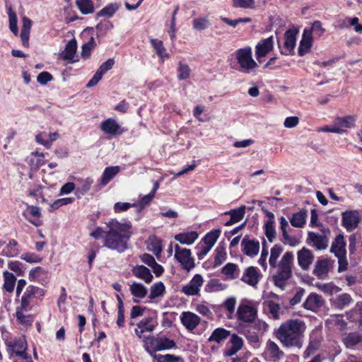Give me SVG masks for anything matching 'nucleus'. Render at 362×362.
<instances>
[{
  "label": "nucleus",
  "instance_id": "c756f323",
  "mask_svg": "<svg viewBox=\"0 0 362 362\" xmlns=\"http://www.w3.org/2000/svg\"><path fill=\"white\" fill-rule=\"evenodd\" d=\"M102 131L106 134H115L120 128L117 122L113 119H107L103 121L100 125Z\"/></svg>",
  "mask_w": 362,
  "mask_h": 362
},
{
  "label": "nucleus",
  "instance_id": "bf43d9fd",
  "mask_svg": "<svg viewBox=\"0 0 362 362\" xmlns=\"http://www.w3.org/2000/svg\"><path fill=\"white\" fill-rule=\"evenodd\" d=\"M209 27V21L206 18H195L193 21V28L197 30H203Z\"/></svg>",
  "mask_w": 362,
  "mask_h": 362
},
{
  "label": "nucleus",
  "instance_id": "0e129e2a",
  "mask_svg": "<svg viewBox=\"0 0 362 362\" xmlns=\"http://www.w3.org/2000/svg\"><path fill=\"white\" fill-rule=\"evenodd\" d=\"M136 206V203L130 204L128 202H117L114 205V210L116 213H119L128 210L130 207Z\"/></svg>",
  "mask_w": 362,
  "mask_h": 362
},
{
  "label": "nucleus",
  "instance_id": "c85d7f7f",
  "mask_svg": "<svg viewBox=\"0 0 362 362\" xmlns=\"http://www.w3.org/2000/svg\"><path fill=\"white\" fill-rule=\"evenodd\" d=\"M3 278L4 288L8 293L13 292L17 280L16 276L11 272L5 271L3 273Z\"/></svg>",
  "mask_w": 362,
  "mask_h": 362
},
{
  "label": "nucleus",
  "instance_id": "4c0bfd02",
  "mask_svg": "<svg viewBox=\"0 0 362 362\" xmlns=\"http://www.w3.org/2000/svg\"><path fill=\"white\" fill-rule=\"evenodd\" d=\"M28 211H29V213L35 217H40L41 216L40 208L36 206H29L27 209V211H24L23 215L30 223H31L34 226H41L42 221L40 220L33 221L28 217V215H27Z\"/></svg>",
  "mask_w": 362,
  "mask_h": 362
},
{
  "label": "nucleus",
  "instance_id": "3c124183",
  "mask_svg": "<svg viewBox=\"0 0 362 362\" xmlns=\"http://www.w3.org/2000/svg\"><path fill=\"white\" fill-rule=\"evenodd\" d=\"M119 8V6L116 4H111L98 13V16L111 17Z\"/></svg>",
  "mask_w": 362,
  "mask_h": 362
},
{
  "label": "nucleus",
  "instance_id": "6e6d98bb",
  "mask_svg": "<svg viewBox=\"0 0 362 362\" xmlns=\"http://www.w3.org/2000/svg\"><path fill=\"white\" fill-rule=\"evenodd\" d=\"M235 8H252L255 7V0H232Z\"/></svg>",
  "mask_w": 362,
  "mask_h": 362
},
{
  "label": "nucleus",
  "instance_id": "39448f33",
  "mask_svg": "<svg viewBox=\"0 0 362 362\" xmlns=\"http://www.w3.org/2000/svg\"><path fill=\"white\" fill-rule=\"evenodd\" d=\"M327 233H329L328 228L323 229L322 233L309 232L307 243L318 250H325L328 247L329 239Z\"/></svg>",
  "mask_w": 362,
  "mask_h": 362
},
{
  "label": "nucleus",
  "instance_id": "f704fd0d",
  "mask_svg": "<svg viewBox=\"0 0 362 362\" xmlns=\"http://www.w3.org/2000/svg\"><path fill=\"white\" fill-rule=\"evenodd\" d=\"M355 122L356 117L354 115L338 117L335 119V124L344 129L353 127L355 124Z\"/></svg>",
  "mask_w": 362,
  "mask_h": 362
},
{
  "label": "nucleus",
  "instance_id": "c03bdc74",
  "mask_svg": "<svg viewBox=\"0 0 362 362\" xmlns=\"http://www.w3.org/2000/svg\"><path fill=\"white\" fill-rule=\"evenodd\" d=\"M289 225L288 221L285 217L281 216L280 218V228L282 231L283 238L289 245H293V238L288 235L287 231Z\"/></svg>",
  "mask_w": 362,
  "mask_h": 362
},
{
  "label": "nucleus",
  "instance_id": "a878e982",
  "mask_svg": "<svg viewBox=\"0 0 362 362\" xmlns=\"http://www.w3.org/2000/svg\"><path fill=\"white\" fill-rule=\"evenodd\" d=\"M198 233L196 231L181 233L175 235L174 238L182 245H192L198 238Z\"/></svg>",
  "mask_w": 362,
  "mask_h": 362
},
{
  "label": "nucleus",
  "instance_id": "423d86ee",
  "mask_svg": "<svg viewBox=\"0 0 362 362\" xmlns=\"http://www.w3.org/2000/svg\"><path fill=\"white\" fill-rule=\"evenodd\" d=\"M45 295V290L33 286L29 285L26 287L25 291L22 296L21 300V306L23 310H26L27 308L31 303V299L33 298H37L39 299H42V297Z\"/></svg>",
  "mask_w": 362,
  "mask_h": 362
},
{
  "label": "nucleus",
  "instance_id": "49530a36",
  "mask_svg": "<svg viewBox=\"0 0 362 362\" xmlns=\"http://www.w3.org/2000/svg\"><path fill=\"white\" fill-rule=\"evenodd\" d=\"M149 241L148 250L156 256L160 255L162 251L161 241L154 236L150 238Z\"/></svg>",
  "mask_w": 362,
  "mask_h": 362
},
{
  "label": "nucleus",
  "instance_id": "473e14b6",
  "mask_svg": "<svg viewBox=\"0 0 362 362\" xmlns=\"http://www.w3.org/2000/svg\"><path fill=\"white\" fill-rule=\"evenodd\" d=\"M282 252L283 247L279 244H276L272 247L270 256L269 258V264L271 268L277 267V264L279 263L278 259L279 258Z\"/></svg>",
  "mask_w": 362,
  "mask_h": 362
},
{
  "label": "nucleus",
  "instance_id": "2eb2a0df",
  "mask_svg": "<svg viewBox=\"0 0 362 362\" xmlns=\"http://www.w3.org/2000/svg\"><path fill=\"white\" fill-rule=\"evenodd\" d=\"M175 258L180 263L182 268L187 272L195 267L194 259L191 256L189 249L184 248V251Z\"/></svg>",
  "mask_w": 362,
  "mask_h": 362
},
{
  "label": "nucleus",
  "instance_id": "37998d69",
  "mask_svg": "<svg viewBox=\"0 0 362 362\" xmlns=\"http://www.w3.org/2000/svg\"><path fill=\"white\" fill-rule=\"evenodd\" d=\"M146 351L149 353L153 357L156 351L159 350V339L151 337L148 341H146L144 345Z\"/></svg>",
  "mask_w": 362,
  "mask_h": 362
},
{
  "label": "nucleus",
  "instance_id": "603ef678",
  "mask_svg": "<svg viewBox=\"0 0 362 362\" xmlns=\"http://www.w3.org/2000/svg\"><path fill=\"white\" fill-rule=\"evenodd\" d=\"M95 42L94 38L92 37H90L88 42L85 43L82 46V50H81V56L84 59H88L90 56V52L91 50L95 47Z\"/></svg>",
  "mask_w": 362,
  "mask_h": 362
},
{
  "label": "nucleus",
  "instance_id": "7c9ffc66",
  "mask_svg": "<svg viewBox=\"0 0 362 362\" xmlns=\"http://www.w3.org/2000/svg\"><path fill=\"white\" fill-rule=\"evenodd\" d=\"M150 42L153 47V49L156 54L162 59L164 60L165 58L169 57V54L167 52L166 49L163 46V43L161 40L158 39H151Z\"/></svg>",
  "mask_w": 362,
  "mask_h": 362
},
{
  "label": "nucleus",
  "instance_id": "0eeeda50",
  "mask_svg": "<svg viewBox=\"0 0 362 362\" xmlns=\"http://www.w3.org/2000/svg\"><path fill=\"white\" fill-rule=\"evenodd\" d=\"M298 30L289 29L284 34L285 41L283 49L281 48L280 42L278 41L279 47L281 49V53L284 55L293 54V50L296 45V35Z\"/></svg>",
  "mask_w": 362,
  "mask_h": 362
},
{
  "label": "nucleus",
  "instance_id": "13d9d810",
  "mask_svg": "<svg viewBox=\"0 0 362 362\" xmlns=\"http://www.w3.org/2000/svg\"><path fill=\"white\" fill-rule=\"evenodd\" d=\"M154 194L152 193H149L148 194H146L144 196L137 204H136V206H138L139 207V211H141L144 209L146 206H148L153 200L154 197Z\"/></svg>",
  "mask_w": 362,
  "mask_h": 362
},
{
  "label": "nucleus",
  "instance_id": "4be33fe9",
  "mask_svg": "<svg viewBox=\"0 0 362 362\" xmlns=\"http://www.w3.org/2000/svg\"><path fill=\"white\" fill-rule=\"evenodd\" d=\"M331 267L332 263L329 260L327 259L317 260L315 265L313 274L321 278L329 272Z\"/></svg>",
  "mask_w": 362,
  "mask_h": 362
},
{
  "label": "nucleus",
  "instance_id": "6ab92c4d",
  "mask_svg": "<svg viewBox=\"0 0 362 362\" xmlns=\"http://www.w3.org/2000/svg\"><path fill=\"white\" fill-rule=\"evenodd\" d=\"M324 300L317 293L310 294L303 304V307L308 310L317 311L322 306Z\"/></svg>",
  "mask_w": 362,
  "mask_h": 362
},
{
  "label": "nucleus",
  "instance_id": "e433bc0d",
  "mask_svg": "<svg viewBox=\"0 0 362 362\" xmlns=\"http://www.w3.org/2000/svg\"><path fill=\"white\" fill-rule=\"evenodd\" d=\"M119 171L118 166L107 167L105 169L101 179V185H107Z\"/></svg>",
  "mask_w": 362,
  "mask_h": 362
},
{
  "label": "nucleus",
  "instance_id": "1a4fd4ad",
  "mask_svg": "<svg viewBox=\"0 0 362 362\" xmlns=\"http://www.w3.org/2000/svg\"><path fill=\"white\" fill-rule=\"evenodd\" d=\"M274 48V37L270 36L266 39L260 40L255 47V55L259 63L262 62V58L264 57Z\"/></svg>",
  "mask_w": 362,
  "mask_h": 362
},
{
  "label": "nucleus",
  "instance_id": "864d4df0",
  "mask_svg": "<svg viewBox=\"0 0 362 362\" xmlns=\"http://www.w3.org/2000/svg\"><path fill=\"white\" fill-rule=\"evenodd\" d=\"M159 339V350L170 349L176 347L175 342L165 337H158Z\"/></svg>",
  "mask_w": 362,
  "mask_h": 362
},
{
  "label": "nucleus",
  "instance_id": "f3484780",
  "mask_svg": "<svg viewBox=\"0 0 362 362\" xmlns=\"http://www.w3.org/2000/svg\"><path fill=\"white\" fill-rule=\"evenodd\" d=\"M180 320L188 330L192 331L199 324L200 317L193 313L183 312Z\"/></svg>",
  "mask_w": 362,
  "mask_h": 362
},
{
  "label": "nucleus",
  "instance_id": "a19ab883",
  "mask_svg": "<svg viewBox=\"0 0 362 362\" xmlns=\"http://www.w3.org/2000/svg\"><path fill=\"white\" fill-rule=\"evenodd\" d=\"M238 270V267L237 264L233 263H228L223 267L222 273L228 278L230 279H235L238 276L236 274Z\"/></svg>",
  "mask_w": 362,
  "mask_h": 362
},
{
  "label": "nucleus",
  "instance_id": "6e6552de",
  "mask_svg": "<svg viewBox=\"0 0 362 362\" xmlns=\"http://www.w3.org/2000/svg\"><path fill=\"white\" fill-rule=\"evenodd\" d=\"M262 275L257 267L250 266L245 268L240 280L250 286L256 288Z\"/></svg>",
  "mask_w": 362,
  "mask_h": 362
},
{
  "label": "nucleus",
  "instance_id": "4468645a",
  "mask_svg": "<svg viewBox=\"0 0 362 362\" xmlns=\"http://www.w3.org/2000/svg\"><path fill=\"white\" fill-rule=\"evenodd\" d=\"M237 314L240 320L250 322L255 320L257 310L252 306L242 304L239 305Z\"/></svg>",
  "mask_w": 362,
  "mask_h": 362
},
{
  "label": "nucleus",
  "instance_id": "09e8293b",
  "mask_svg": "<svg viewBox=\"0 0 362 362\" xmlns=\"http://www.w3.org/2000/svg\"><path fill=\"white\" fill-rule=\"evenodd\" d=\"M177 78L179 80H186L187 79L191 73V69L187 64H182V62L178 63L177 68Z\"/></svg>",
  "mask_w": 362,
  "mask_h": 362
},
{
  "label": "nucleus",
  "instance_id": "b1692460",
  "mask_svg": "<svg viewBox=\"0 0 362 362\" xmlns=\"http://www.w3.org/2000/svg\"><path fill=\"white\" fill-rule=\"evenodd\" d=\"M26 349L27 344L23 338H19L15 340L11 346L12 351L23 359H26L28 358L25 352Z\"/></svg>",
  "mask_w": 362,
  "mask_h": 362
},
{
  "label": "nucleus",
  "instance_id": "7ed1b4c3",
  "mask_svg": "<svg viewBox=\"0 0 362 362\" xmlns=\"http://www.w3.org/2000/svg\"><path fill=\"white\" fill-rule=\"evenodd\" d=\"M294 256L292 252L287 251L282 256L281 259L277 264L276 274L273 276L274 285L279 288H284L286 282L293 276Z\"/></svg>",
  "mask_w": 362,
  "mask_h": 362
},
{
  "label": "nucleus",
  "instance_id": "393cba45",
  "mask_svg": "<svg viewBox=\"0 0 362 362\" xmlns=\"http://www.w3.org/2000/svg\"><path fill=\"white\" fill-rule=\"evenodd\" d=\"M133 274L137 278L143 279L146 283H150L153 279V275L148 268L143 265H139L132 269Z\"/></svg>",
  "mask_w": 362,
  "mask_h": 362
},
{
  "label": "nucleus",
  "instance_id": "aec40b11",
  "mask_svg": "<svg viewBox=\"0 0 362 362\" xmlns=\"http://www.w3.org/2000/svg\"><path fill=\"white\" fill-rule=\"evenodd\" d=\"M312 41L311 31L308 29H305L298 47V54L300 56H303L309 51L312 46Z\"/></svg>",
  "mask_w": 362,
  "mask_h": 362
},
{
  "label": "nucleus",
  "instance_id": "774afa93",
  "mask_svg": "<svg viewBox=\"0 0 362 362\" xmlns=\"http://www.w3.org/2000/svg\"><path fill=\"white\" fill-rule=\"evenodd\" d=\"M346 21L349 23L351 26L354 27V29L356 33H360L362 31V25L358 23V18H346Z\"/></svg>",
  "mask_w": 362,
  "mask_h": 362
},
{
  "label": "nucleus",
  "instance_id": "69168bd1",
  "mask_svg": "<svg viewBox=\"0 0 362 362\" xmlns=\"http://www.w3.org/2000/svg\"><path fill=\"white\" fill-rule=\"evenodd\" d=\"M52 78L53 77L51 74L47 71H42L37 76V81L39 83L45 85L52 81Z\"/></svg>",
  "mask_w": 362,
  "mask_h": 362
},
{
  "label": "nucleus",
  "instance_id": "58836bf2",
  "mask_svg": "<svg viewBox=\"0 0 362 362\" xmlns=\"http://www.w3.org/2000/svg\"><path fill=\"white\" fill-rule=\"evenodd\" d=\"M165 291L164 284L161 282H157L153 284L150 288V299H155L158 297L162 296Z\"/></svg>",
  "mask_w": 362,
  "mask_h": 362
},
{
  "label": "nucleus",
  "instance_id": "4d7b16f0",
  "mask_svg": "<svg viewBox=\"0 0 362 362\" xmlns=\"http://www.w3.org/2000/svg\"><path fill=\"white\" fill-rule=\"evenodd\" d=\"M153 358L157 361V362H176L180 360L179 357H177L174 355L166 354V355H160V354H154Z\"/></svg>",
  "mask_w": 362,
  "mask_h": 362
},
{
  "label": "nucleus",
  "instance_id": "f257e3e1",
  "mask_svg": "<svg viewBox=\"0 0 362 362\" xmlns=\"http://www.w3.org/2000/svg\"><path fill=\"white\" fill-rule=\"evenodd\" d=\"M306 327L303 320L289 319L280 325L274 335L284 347L301 349Z\"/></svg>",
  "mask_w": 362,
  "mask_h": 362
},
{
  "label": "nucleus",
  "instance_id": "338daca9",
  "mask_svg": "<svg viewBox=\"0 0 362 362\" xmlns=\"http://www.w3.org/2000/svg\"><path fill=\"white\" fill-rule=\"evenodd\" d=\"M231 346L234 347L236 350L239 351L242 349L243 346V341L241 337H238L237 334H233L230 339Z\"/></svg>",
  "mask_w": 362,
  "mask_h": 362
},
{
  "label": "nucleus",
  "instance_id": "dca6fc26",
  "mask_svg": "<svg viewBox=\"0 0 362 362\" xmlns=\"http://www.w3.org/2000/svg\"><path fill=\"white\" fill-rule=\"evenodd\" d=\"M243 252L249 257H254L257 255L259 250V243L245 237L242 242Z\"/></svg>",
  "mask_w": 362,
  "mask_h": 362
},
{
  "label": "nucleus",
  "instance_id": "680f3d73",
  "mask_svg": "<svg viewBox=\"0 0 362 362\" xmlns=\"http://www.w3.org/2000/svg\"><path fill=\"white\" fill-rule=\"evenodd\" d=\"M74 201V198H73V197H65V198L58 199L55 202H54V203L52 204V208L53 209H57L62 206L71 204Z\"/></svg>",
  "mask_w": 362,
  "mask_h": 362
},
{
  "label": "nucleus",
  "instance_id": "ddd939ff",
  "mask_svg": "<svg viewBox=\"0 0 362 362\" xmlns=\"http://www.w3.org/2000/svg\"><path fill=\"white\" fill-rule=\"evenodd\" d=\"M77 50V42L75 38L69 40L65 46L64 49L59 54L60 58L64 60L74 63L78 61V59H74Z\"/></svg>",
  "mask_w": 362,
  "mask_h": 362
},
{
  "label": "nucleus",
  "instance_id": "412c9836",
  "mask_svg": "<svg viewBox=\"0 0 362 362\" xmlns=\"http://www.w3.org/2000/svg\"><path fill=\"white\" fill-rule=\"evenodd\" d=\"M342 342L346 348H352L362 343V334L357 332L344 334Z\"/></svg>",
  "mask_w": 362,
  "mask_h": 362
},
{
  "label": "nucleus",
  "instance_id": "ea45409f",
  "mask_svg": "<svg viewBox=\"0 0 362 362\" xmlns=\"http://www.w3.org/2000/svg\"><path fill=\"white\" fill-rule=\"evenodd\" d=\"M130 291L134 296L140 298H144L147 294L146 288L141 284L139 283H133L130 286Z\"/></svg>",
  "mask_w": 362,
  "mask_h": 362
},
{
  "label": "nucleus",
  "instance_id": "8fccbe9b",
  "mask_svg": "<svg viewBox=\"0 0 362 362\" xmlns=\"http://www.w3.org/2000/svg\"><path fill=\"white\" fill-rule=\"evenodd\" d=\"M8 14L9 17V28L15 35H17L18 33V29L17 26V16L16 13L12 11L11 8H9Z\"/></svg>",
  "mask_w": 362,
  "mask_h": 362
},
{
  "label": "nucleus",
  "instance_id": "cd10ccee",
  "mask_svg": "<svg viewBox=\"0 0 362 362\" xmlns=\"http://www.w3.org/2000/svg\"><path fill=\"white\" fill-rule=\"evenodd\" d=\"M353 301L352 298L348 293H341L337 295L332 299L333 305L340 310L344 309Z\"/></svg>",
  "mask_w": 362,
  "mask_h": 362
},
{
  "label": "nucleus",
  "instance_id": "9d476101",
  "mask_svg": "<svg viewBox=\"0 0 362 362\" xmlns=\"http://www.w3.org/2000/svg\"><path fill=\"white\" fill-rule=\"evenodd\" d=\"M203 283L202 276L200 274H196L187 285L182 288L181 292L188 296L198 295Z\"/></svg>",
  "mask_w": 362,
  "mask_h": 362
},
{
  "label": "nucleus",
  "instance_id": "e2e57ef3",
  "mask_svg": "<svg viewBox=\"0 0 362 362\" xmlns=\"http://www.w3.org/2000/svg\"><path fill=\"white\" fill-rule=\"evenodd\" d=\"M268 308L273 317L274 319H278L279 317V312L281 309L280 305L278 303L272 300H270L268 302Z\"/></svg>",
  "mask_w": 362,
  "mask_h": 362
},
{
  "label": "nucleus",
  "instance_id": "5fc2aeb1",
  "mask_svg": "<svg viewBox=\"0 0 362 362\" xmlns=\"http://www.w3.org/2000/svg\"><path fill=\"white\" fill-rule=\"evenodd\" d=\"M226 252L222 247H218L216 250V256L214 259L215 266H219L226 260Z\"/></svg>",
  "mask_w": 362,
  "mask_h": 362
},
{
  "label": "nucleus",
  "instance_id": "f03ea898",
  "mask_svg": "<svg viewBox=\"0 0 362 362\" xmlns=\"http://www.w3.org/2000/svg\"><path fill=\"white\" fill-rule=\"evenodd\" d=\"M108 230L104 237V246L119 252L124 251L130 238L132 225L129 223H119L117 220H111L106 223Z\"/></svg>",
  "mask_w": 362,
  "mask_h": 362
},
{
  "label": "nucleus",
  "instance_id": "2f4dec72",
  "mask_svg": "<svg viewBox=\"0 0 362 362\" xmlns=\"http://www.w3.org/2000/svg\"><path fill=\"white\" fill-rule=\"evenodd\" d=\"M307 218V211L305 210L298 211L293 214L290 219L291 224L296 228H303L305 224Z\"/></svg>",
  "mask_w": 362,
  "mask_h": 362
},
{
  "label": "nucleus",
  "instance_id": "052dcab7",
  "mask_svg": "<svg viewBox=\"0 0 362 362\" xmlns=\"http://www.w3.org/2000/svg\"><path fill=\"white\" fill-rule=\"evenodd\" d=\"M320 343L318 341H310L308 346L304 352V357L308 358L313 355L319 348Z\"/></svg>",
  "mask_w": 362,
  "mask_h": 362
},
{
  "label": "nucleus",
  "instance_id": "5701e85b",
  "mask_svg": "<svg viewBox=\"0 0 362 362\" xmlns=\"http://www.w3.org/2000/svg\"><path fill=\"white\" fill-rule=\"evenodd\" d=\"M137 327L141 329V331H138L137 329H135V332L136 335L141 338V334L145 332H151L154 330L156 327V323L153 322V320L151 317H147L141 320L138 324Z\"/></svg>",
  "mask_w": 362,
  "mask_h": 362
},
{
  "label": "nucleus",
  "instance_id": "c9c22d12",
  "mask_svg": "<svg viewBox=\"0 0 362 362\" xmlns=\"http://www.w3.org/2000/svg\"><path fill=\"white\" fill-rule=\"evenodd\" d=\"M76 4L82 14L87 15L94 11V5L90 0H76Z\"/></svg>",
  "mask_w": 362,
  "mask_h": 362
},
{
  "label": "nucleus",
  "instance_id": "bb28decb",
  "mask_svg": "<svg viewBox=\"0 0 362 362\" xmlns=\"http://www.w3.org/2000/svg\"><path fill=\"white\" fill-rule=\"evenodd\" d=\"M31 21L27 18H23V25L21 32V39L25 47H29V35L31 28Z\"/></svg>",
  "mask_w": 362,
  "mask_h": 362
},
{
  "label": "nucleus",
  "instance_id": "79ce46f5",
  "mask_svg": "<svg viewBox=\"0 0 362 362\" xmlns=\"http://www.w3.org/2000/svg\"><path fill=\"white\" fill-rule=\"evenodd\" d=\"M221 233L220 230H215L207 233L203 239L204 244L209 247V248H212V247L216 243L219 235Z\"/></svg>",
  "mask_w": 362,
  "mask_h": 362
},
{
  "label": "nucleus",
  "instance_id": "20e7f679",
  "mask_svg": "<svg viewBox=\"0 0 362 362\" xmlns=\"http://www.w3.org/2000/svg\"><path fill=\"white\" fill-rule=\"evenodd\" d=\"M234 54L243 72L250 74L258 66L257 63L252 58L250 47L238 49Z\"/></svg>",
  "mask_w": 362,
  "mask_h": 362
},
{
  "label": "nucleus",
  "instance_id": "f8f14e48",
  "mask_svg": "<svg viewBox=\"0 0 362 362\" xmlns=\"http://www.w3.org/2000/svg\"><path fill=\"white\" fill-rule=\"evenodd\" d=\"M360 221L357 211H349L342 213V225L348 230H354Z\"/></svg>",
  "mask_w": 362,
  "mask_h": 362
},
{
  "label": "nucleus",
  "instance_id": "9b49d317",
  "mask_svg": "<svg viewBox=\"0 0 362 362\" xmlns=\"http://www.w3.org/2000/svg\"><path fill=\"white\" fill-rule=\"evenodd\" d=\"M298 266L304 271H307L314 260V255L311 250L303 247L297 252Z\"/></svg>",
  "mask_w": 362,
  "mask_h": 362
},
{
  "label": "nucleus",
  "instance_id": "a211bd4d",
  "mask_svg": "<svg viewBox=\"0 0 362 362\" xmlns=\"http://www.w3.org/2000/svg\"><path fill=\"white\" fill-rule=\"evenodd\" d=\"M346 243L342 235H339L336 237L332 244L330 252L333 253L337 257H346Z\"/></svg>",
  "mask_w": 362,
  "mask_h": 362
},
{
  "label": "nucleus",
  "instance_id": "de8ad7c7",
  "mask_svg": "<svg viewBox=\"0 0 362 362\" xmlns=\"http://www.w3.org/2000/svg\"><path fill=\"white\" fill-rule=\"evenodd\" d=\"M245 206H241L237 209H233L230 210L228 212L225 213L226 214H230V217L233 220V221H235V223H238L245 216Z\"/></svg>",
  "mask_w": 362,
  "mask_h": 362
},
{
  "label": "nucleus",
  "instance_id": "a18cd8bd",
  "mask_svg": "<svg viewBox=\"0 0 362 362\" xmlns=\"http://www.w3.org/2000/svg\"><path fill=\"white\" fill-rule=\"evenodd\" d=\"M264 227L266 237L270 243H272L276 234L274 222H272V221H266Z\"/></svg>",
  "mask_w": 362,
  "mask_h": 362
},
{
  "label": "nucleus",
  "instance_id": "72a5a7b5",
  "mask_svg": "<svg viewBox=\"0 0 362 362\" xmlns=\"http://www.w3.org/2000/svg\"><path fill=\"white\" fill-rule=\"evenodd\" d=\"M230 335V332L224 328L216 329L209 337V341H215L220 343L221 341L227 339Z\"/></svg>",
  "mask_w": 362,
  "mask_h": 362
}]
</instances>
